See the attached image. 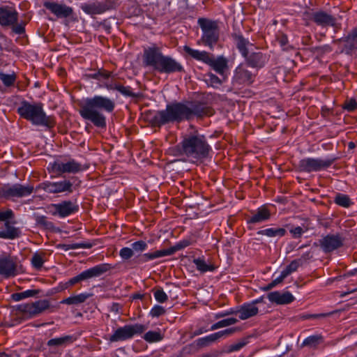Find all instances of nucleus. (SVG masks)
Instances as JSON below:
<instances>
[{"label": "nucleus", "mask_w": 357, "mask_h": 357, "mask_svg": "<svg viewBox=\"0 0 357 357\" xmlns=\"http://www.w3.org/2000/svg\"><path fill=\"white\" fill-rule=\"evenodd\" d=\"M132 250H134V252H142L146 250L147 248V244L146 242L143 241H139L133 243L131 245Z\"/></svg>", "instance_id": "nucleus-50"}, {"label": "nucleus", "mask_w": 357, "mask_h": 357, "mask_svg": "<svg viewBox=\"0 0 357 357\" xmlns=\"http://www.w3.org/2000/svg\"><path fill=\"white\" fill-rule=\"evenodd\" d=\"M222 321L223 326L227 327V326H231V325H233V324H235L236 323H237L238 319L236 318L231 317V318L223 319V320H222Z\"/></svg>", "instance_id": "nucleus-60"}, {"label": "nucleus", "mask_w": 357, "mask_h": 357, "mask_svg": "<svg viewBox=\"0 0 357 357\" xmlns=\"http://www.w3.org/2000/svg\"><path fill=\"white\" fill-rule=\"evenodd\" d=\"M340 15L336 17V31L338 29H345L347 27V15L345 11H340Z\"/></svg>", "instance_id": "nucleus-42"}, {"label": "nucleus", "mask_w": 357, "mask_h": 357, "mask_svg": "<svg viewBox=\"0 0 357 357\" xmlns=\"http://www.w3.org/2000/svg\"><path fill=\"white\" fill-rule=\"evenodd\" d=\"M331 161H325L314 158H305L299 162V168L303 172L319 171L328 167Z\"/></svg>", "instance_id": "nucleus-14"}, {"label": "nucleus", "mask_w": 357, "mask_h": 357, "mask_svg": "<svg viewBox=\"0 0 357 357\" xmlns=\"http://www.w3.org/2000/svg\"><path fill=\"white\" fill-rule=\"evenodd\" d=\"M73 342V337L70 335H66L63 337H60L57 338L51 339L48 341V346H63L67 344L71 343Z\"/></svg>", "instance_id": "nucleus-38"}, {"label": "nucleus", "mask_w": 357, "mask_h": 357, "mask_svg": "<svg viewBox=\"0 0 357 357\" xmlns=\"http://www.w3.org/2000/svg\"><path fill=\"white\" fill-rule=\"evenodd\" d=\"M238 331V328L235 327V328L225 329V330L217 332L215 333L217 335L218 339L219 340L220 338H225L228 336H230Z\"/></svg>", "instance_id": "nucleus-51"}, {"label": "nucleus", "mask_w": 357, "mask_h": 357, "mask_svg": "<svg viewBox=\"0 0 357 357\" xmlns=\"http://www.w3.org/2000/svg\"><path fill=\"white\" fill-rule=\"evenodd\" d=\"M320 245L324 252H331L335 250V238L333 236H327L320 240Z\"/></svg>", "instance_id": "nucleus-34"}, {"label": "nucleus", "mask_w": 357, "mask_h": 357, "mask_svg": "<svg viewBox=\"0 0 357 357\" xmlns=\"http://www.w3.org/2000/svg\"><path fill=\"white\" fill-rule=\"evenodd\" d=\"M259 302H260V299H257L252 303L245 304L234 313L238 314V317L241 320H245L252 317L259 312L258 308L255 306V304Z\"/></svg>", "instance_id": "nucleus-20"}, {"label": "nucleus", "mask_w": 357, "mask_h": 357, "mask_svg": "<svg viewBox=\"0 0 357 357\" xmlns=\"http://www.w3.org/2000/svg\"><path fill=\"white\" fill-rule=\"evenodd\" d=\"M248 342L245 339L239 340L238 342L229 345L227 347V352H233L240 350L244 346L247 344Z\"/></svg>", "instance_id": "nucleus-48"}, {"label": "nucleus", "mask_w": 357, "mask_h": 357, "mask_svg": "<svg viewBox=\"0 0 357 357\" xmlns=\"http://www.w3.org/2000/svg\"><path fill=\"white\" fill-rule=\"evenodd\" d=\"M234 79L238 84H250L254 80V75L247 66L241 65L235 70Z\"/></svg>", "instance_id": "nucleus-17"}, {"label": "nucleus", "mask_w": 357, "mask_h": 357, "mask_svg": "<svg viewBox=\"0 0 357 357\" xmlns=\"http://www.w3.org/2000/svg\"><path fill=\"white\" fill-rule=\"evenodd\" d=\"M50 304L48 300H39L27 304H22L19 305L18 310L22 312L25 316L33 317L43 313L46 310L49 309Z\"/></svg>", "instance_id": "nucleus-11"}, {"label": "nucleus", "mask_w": 357, "mask_h": 357, "mask_svg": "<svg viewBox=\"0 0 357 357\" xmlns=\"http://www.w3.org/2000/svg\"><path fill=\"white\" fill-rule=\"evenodd\" d=\"M59 247L62 248L64 250L67 251L69 250H76V249H88L92 247L91 243H73V244H63L59 245Z\"/></svg>", "instance_id": "nucleus-41"}, {"label": "nucleus", "mask_w": 357, "mask_h": 357, "mask_svg": "<svg viewBox=\"0 0 357 357\" xmlns=\"http://www.w3.org/2000/svg\"><path fill=\"white\" fill-rule=\"evenodd\" d=\"M13 30L17 34H22L24 32V26L22 24H13Z\"/></svg>", "instance_id": "nucleus-59"}, {"label": "nucleus", "mask_w": 357, "mask_h": 357, "mask_svg": "<svg viewBox=\"0 0 357 357\" xmlns=\"http://www.w3.org/2000/svg\"><path fill=\"white\" fill-rule=\"evenodd\" d=\"M286 277L287 275L282 271L281 275L278 278H277L276 279L271 282L272 285H273L274 287L277 286L278 284L281 283Z\"/></svg>", "instance_id": "nucleus-62"}, {"label": "nucleus", "mask_w": 357, "mask_h": 357, "mask_svg": "<svg viewBox=\"0 0 357 357\" xmlns=\"http://www.w3.org/2000/svg\"><path fill=\"white\" fill-rule=\"evenodd\" d=\"M44 261L45 260L43 259V255L38 253H35L32 256L31 264L37 269H39L43 266Z\"/></svg>", "instance_id": "nucleus-47"}, {"label": "nucleus", "mask_w": 357, "mask_h": 357, "mask_svg": "<svg viewBox=\"0 0 357 357\" xmlns=\"http://www.w3.org/2000/svg\"><path fill=\"white\" fill-rule=\"evenodd\" d=\"M325 317L324 314H303L301 317L302 319H318Z\"/></svg>", "instance_id": "nucleus-61"}, {"label": "nucleus", "mask_w": 357, "mask_h": 357, "mask_svg": "<svg viewBox=\"0 0 357 357\" xmlns=\"http://www.w3.org/2000/svg\"><path fill=\"white\" fill-rule=\"evenodd\" d=\"M347 236L345 234H336V250L344 245Z\"/></svg>", "instance_id": "nucleus-58"}, {"label": "nucleus", "mask_w": 357, "mask_h": 357, "mask_svg": "<svg viewBox=\"0 0 357 357\" xmlns=\"http://www.w3.org/2000/svg\"><path fill=\"white\" fill-rule=\"evenodd\" d=\"M111 266L108 264H103L96 266L91 268L82 272L78 275L72 278L68 282L70 286L75 284L82 280H88L91 278L98 277L110 269Z\"/></svg>", "instance_id": "nucleus-12"}, {"label": "nucleus", "mask_w": 357, "mask_h": 357, "mask_svg": "<svg viewBox=\"0 0 357 357\" xmlns=\"http://www.w3.org/2000/svg\"><path fill=\"white\" fill-rule=\"evenodd\" d=\"M17 20V13L10 8H0V24L3 26L14 24Z\"/></svg>", "instance_id": "nucleus-21"}, {"label": "nucleus", "mask_w": 357, "mask_h": 357, "mask_svg": "<svg viewBox=\"0 0 357 357\" xmlns=\"http://www.w3.org/2000/svg\"><path fill=\"white\" fill-rule=\"evenodd\" d=\"M188 245V241H183V242H181V243H178L174 247L171 248L169 250H173L174 252L175 251L181 250V249H182V248H185V247H186Z\"/></svg>", "instance_id": "nucleus-64"}, {"label": "nucleus", "mask_w": 357, "mask_h": 357, "mask_svg": "<svg viewBox=\"0 0 357 357\" xmlns=\"http://www.w3.org/2000/svg\"><path fill=\"white\" fill-rule=\"evenodd\" d=\"M262 54L259 52L257 53H249L248 56L245 57L248 60V62L252 67H260L263 64Z\"/></svg>", "instance_id": "nucleus-37"}, {"label": "nucleus", "mask_w": 357, "mask_h": 357, "mask_svg": "<svg viewBox=\"0 0 357 357\" xmlns=\"http://www.w3.org/2000/svg\"><path fill=\"white\" fill-rule=\"evenodd\" d=\"M38 188L51 194L71 193L73 191L74 186L69 180H62L57 182L46 181L38 185Z\"/></svg>", "instance_id": "nucleus-10"}, {"label": "nucleus", "mask_w": 357, "mask_h": 357, "mask_svg": "<svg viewBox=\"0 0 357 357\" xmlns=\"http://www.w3.org/2000/svg\"><path fill=\"white\" fill-rule=\"evenodd\" d=\"M119 255L123 259L128 260L134 255V250L130 248H123L119 252Z\"/></svg>", "instance_id": "nucleus-53"}, {"label": "nucleus", "mask_w": 357, "mask_h": 357, "mask_svg": "<svg viewBox=\"0 0 357 357\" xmlns=\"http://www.w3.org/2000/svg\"><path fill=\"white\" fill-rule=\"evenodd\" d=\"M206 82L213 87H218L222 84V80L212 73H208L206 77Z\"/></svg>", "instance_id": "nucleus-46"}, {"label": "nucleus", "mask_w": 357, "mask_h": 357, "mask_svg": "<svg viewBox=\"0 0 357 357\" xmlns=\"http://www.w3.org/2000/svg\"><path fill=\"white\" fill-rule=\"evenodd\" d=\"M162 335L159 331H149L147 332L144 338L149 342H159L162 340Z\"/></svg>", "instance_id": "nucleus-43"}, {"label": "nucleus", "mask_w": 357, "mask_h": 357, "mask_svg": "<svg viewBox=\"0 0 357 357\" xmlns=\"http://www.w3.org/2000/svg\"><path fill=\"white\" fill-rule=\"evenodd\" d=\"M40 292V291L39 289H29L22 292L13 294L12 298L15 301H20L27 298L34 297Z\"/></svg>", "instance_id": "nucleus-33"}, {"label": "nucleus", "mask_w": 357, "mask_h": 357, "mask_svg": "<svg viewBox=\"0 0 357 357\" xmlns=\"http://www.w3.org/2000/svg\"><path fill=\"white\" fill-rule=\"evenodd\" d=\"M165 310L163 307L160 305H155L151 310L150 314L153 317H158L163 314H165Z\"/></svg>", "instance_id": "nucleus-56"}, {"label": "nucleus", "mask_w": 357, "mask_h": 357, "mask_svg": "<svg viewBox=\"0 0 357 357\" xmlns=\"http://www.w3.org/2000/svg\"><path fill=\"white\" fill-rule=\"evenodd\" d=\"M115 102L112 100L102 96H95L86 98L82 104L79 111L81 116L99 128L106 126V118L102 110L112 112L114 109Z\"/></svg>", "instance_id": "nucleus-1"}, {"label": "nucleus", "mask_w": 357, "mask_h": 357, "mask_svg": "<svg viewBox=\"0 0 357 357\" xmlns=\"http://www.w3.org/2000/svg\"><path fill=\"white\" fill-rule=\"evenodd\" d=\"M108 75H109V72L105 71V70H101V71H98V73H96L93 75H91L90 76L93 79H98L100 82H101L102 83L104 79H108Z\"/></svg>", "instance_id": "nucleus-55"}, {"label": "nucleus", "mask_w": 357, "mask_h": 357, "mask_svg": "<svg viewBox=\"0 0 357 357\" xmlns=\"http://www.w3.org/2000/svg\"><path fill=\"white\" fill-rule=\"evenodd\" d=\"M198 24L202 31V36L198 43L213 50L219 39V28L217 22L206 18H199Z\"/></svg>", "instance_id": "nucleus-6"}, {"label": "nucleus", "mask_w": 357, "mask_h": 357, "mask_svg": "<svg viewBox=\"0 0 357 357\" xmlns=\"http://www.w3.org/2000/svg\"><path fill=\"white\" fill-rule=\"evenodd\" d=\"M183 50L188 54L198 61H203L206 64L211 62V55L205 51H199L188 46H185Z\"/></svg>", "instance_id": "nucleus-25"}, {"label": "nucleus", "mask_w": 357, "mask_h": 357, "mask_svg": "<svg viewBox=\"0 0 357 357\" xmlns=\"http://www.w3.org/2000/svg\"><path fill=\"white\" fill-rule=\"evenodd\" d=\"M218 340L216 333L211 334L204 337L199 338L196 340L197 346L199 347H204L211 345L212 343Z\"/></svg>", "instance_id": "nucleus-36"}, {"label": "nucleus", "mask_w": 357, "mask_h": 357, "mask_svg": "<svg viewBox=\"0 0 357 357\" xmlns=\"http://www.w3.org/2000/svg\"><path fill=\"white\" fill-rule=\"evenodd\" d=\"M5 227L4 230L1 231V234L0 236L1 238L13 239L20 236V229L10 225L8 221L5 222Z\"/></svg>", "instance_id": "nucleus-29"}, {"label": "nucleus", "mask_w": 357, "mask_h": 357, "mask_svg": "<svg viewBox=\"0 0 357 357\" xmlns=\"http://www.w3.org/2000/svg\"><path fill=\"white\" fill-rule=\"evenodd\" d=\"M207 110V108L202 105L188 107L181 103L173 104L168 105L166 109L157 112L153 116V122L158 126L172 122H180L188 120L195 115L201 116L208 114Z\"/></svg>", "instance_id": "nucleus-2"}, {"label": "nucleus", "mask_w": 357, "mask_h": 357, "mask_svg": "<svg viewBox=\"0 0 357 357\" xmlns=\"http://www.w3.org/2000/svg\"><path fill=\"white\" fill-rule=\"evenodd\" d=\"M50 166L52 172L59 174H76L84 169L82 165L74 160H56Z\"/></svg>", "instance_id": "nucleus-8"}, {"label": "nucleus", "mask_w": 357, "mask_h": 357, "mask_svg": "<svg viewBox=\"0 0 357 357\" xmlns=\"http://www.w3.org/2000/svg\"><path fill=\"white\" fill-rule=\"evenodd\" d=\"M336 205L344 208H349L354 202L349 195L336 192Z\"/></svg>", "instance_id": "nucleus-32"}, {"label": "nucleus", "mask_w": 357, "mask_h": 357, "mask_svg": "<svg viewBox=\"0 0 357 357\" xmlns=\"http://www.w3.org/2000/svg\"><path fill=\"white\" fill-rule=\"evenodd\" d=\"M235 43L244 57H247L252 45L242 36H235Z\"/></svg>", "instance_id": "nucleus-28"}, {"label": "nucleus", "mask_w": 357, "mask_h": 357, "mask_svg": "<svg viewBox=\"0 0 357 357\" xmlns=\"http://www.w3.org/2000/svg\"><path fill=\"white\" fill-rule=\"evenodd\" d=\"M0 275L10 278L16 275L15 263L10 259H0Z\"/></svg>", "instance_id": "nucleus-22"}, {"label": "nucleus", "mask_w": 357, "mask_h": 357, "mask_svg": "<svg viewBox=\"0 0 357 357\" xmlns=\"http://www.w3.org/2000/svg\"><path fill=\"white\" fill-rule=\"evenodd\" d=\"M271 213L265 207L259 208L248 220L249 223H258L270 218Z\"/></svg>", "instance_id": "nucleus-27"}, {"label": "nucleus", "mask_w": 357, "mask_h": 357, "mask_svg": "<svg viewBox=\"0 0 357 357\" xmlns=\"http://www.w3.org/2000/svg\"><path fill=\"white\" fill-rule=\"evenodd\" d=\"M92 294L88 293H82L77 295L71 296L66 298L61 301V304H66L68 305H77L84 303L88 298H89Z\"/></svg>", "instance_id": "nucleus-26"}, {"label": "nucleus", "mask_w": 357, "mask_h": 357, "mask_svg": "<svg viewBox=\"0 0 357 357\" xmlns=\"http://www.w3.org/2000/svg\"><path fill=\"white\" fill-rule=\"evenodd\" d=\"M53 208L52 213L54 215H58L60 217H66L78 211L79 206L76 202L72 201H63L59 204H53L52 206Z\"/></svg>", "instance_id": "nucleus-15"}, {"label": "nucleus", "mask_w": 357, "mask_h": 357, "mask_svg": "<svg viewBox=\"0 0 357 357\" xmlns=\"http://www.w3.org/2000/svg\"><path fill=\"white\" fill-rule=\"evenodd\" d=\"M307 230V228L305 226H303V227L291 226L289 229V232L291 233V234L292 235V236L294 238H300L303 234V233L305 232Z\"/></svg>", "instance_id": "nucleus-45"}, {"label": "nucleus", "mask_w": 357, "mask_h": 357, "mask_svg": "<svg viewBox=\"0 0 357 357\" xmlns=\"http://www.w3.org/2000/svg\"><path fill=\"white\" fill-rule=\"evenodd\" d=\"M343 110H347L349 112L354 111L357 109V102L355 99L351 98L347 100L342 105H340Z\"/></svg>", "instance_id": "nucleus-44"}, {"label": "nucleus", "mask_w": 357, "mask_h": 357, "mask_svg": "<svg viewBox=\"0 0 357 357\" xmlns=\"http://www.w3.org/2000/svg\"><path fill=\"white\" fill-rule=\"evenodd\" d=\"M193 262L197 270L202 273L212 271L215 269V266L213 265L208 264L204 259L200 258L195 259Z\"/></svg>", "instance_id": "nucleus-40"}, {"label": "nucleus", "mask_w": 357, "mask_h": 357, "mask_svg": "<svg viewBox=\"0 0 357 357\" xmlns=\"http://www.w3.org/2000/svg\"><path fill=\"white\" fill-rule=\"evenodd\" d=\"M321 342L322 336L319 335H312L305 339L302 344V347H309L310 348H315Z\"/></svg>", "instance_id": "nucleus-39"}, {"label": "nucleus", "mask_w": 357, "mask_h": 357, "mask_svg": "<svg viewBox=\"0 0 357 357\" xmlns=\"http://www.w3.org/2000/svg\"><path fill=\"white\" fill-rule=\"evenodd\" d=\"M268 298L271 303L277 305H287L294 301V296L289 291H273L268 294Z\"/></svg>", "instance_id": "nucleus-18"}, {"label": "nucleus", "mask_w": 357, "mask_h": 357, "mask_svg": "<svg viewBox=\"0 0 357 357\" xmlns=\"http://www.w3.org/2000/svg\"><path fill=\"white\" fill-rule=\"evenodd\" d=\"M13 217V213L11 210L0 211V221L7 222Z\"/></svg>", "instance_id": "nucleus-57"}, {"label": "nucleus", "mask_w": 357, "mask_h": 357, "mask_svg": "<svg viewBox=\"0 0 357 357\" xmlns=\"http://www.w3.org/2000/svg\"><path fill=\"white\" fill-rule=\"evenodd\" d=\"M44 6L60 18L70 17L73 13L71 7L53 1H45Z\"/></svg>", "instance_id": "nucleus-16"}, {"label": "nucleus", "mask_w": 357, "mask_h": 357, "mask_svg": "<svg viewBox=\"0 0 357 357\" xmlns=\"http://www.w3.org/2000/svg\"><path fill=\"white\" fill-rule=\"evenodd\" d=\"M144 62L160 73H173L183 70L180 63L172 58L165 56L158 48L146 49L144 53Z\"/></svg>", "instance_id": "nucleus-3"}, {"label": "nucleus", "mask_w": 357, "mask_h": 357, "mask_svg": "<svg viewBox=\"0 0 357 357\" xmlns=\"http://www.w3.org/2000/svg\"><path fill=\"white\" fill-rule=\"evenodd\" d=\"M81 8L84 12L89 15L101 14L107 9L105 5L99 2L84 3L82 5Z\"/></svg>", "instance_id": "nucleus-24"}, {"label": "nucleus", "mask_w": 357, "mask_h": 357, "mask_svg": "<svg viewBox=\"0 0 357 357\" xmlns=\"http://www.w3.org/2000/svg\"><path fill=\"white\" fill-rule=\"evenodd\" d=\"M286 230L283 228H268L258 231V234L266 235L268 237L283 236Z\"/></svg>", "instance_id": "nucleus-35"}, {"label": "nucleus", "mask_w": 357, "mask_h": 357, "mask_svg": "<svg viewBox=\"0 0 357 357\" xmlns=\"http://www.w3.org/2000/svg\"><path fill=\"white\" fill-rule=\"evenodd\" d=\"M210 150L204 135L197 131L186 134L181 142V153L193 159H200L207 156Z\"/></svg>", "instance_id": "nucleus-4"}, {"label": "nucleus", "mask_w": 357, "mask_h": 357, "mask_svg": "<svg viewBox=\"0 0 357 357\" xmlns=\"http://www.w3.org/2000/svg\"><path fill=\"white\" fill-rule=\"evenodd\" d=\"M299 265H300V260H294L291 262V264L286 268L285 270L283 271V272L287 276L292 272L296 271V269L298 268Z\"/></svg>", "instance_id": "nucleus-54"}, {"label": "nucleus", "mask_w": 357, "mask_h": 357, "mask_svg": "<svg viewBox=\"0 0 357 357\" xmlns=\"http://www.w3.org/2000/svg\"><path fill=\"white\" fill-rule=\"evenodd\" d=\"M312 19L319 25H333V20L332 17L323 12H318L314 13Z\"/></svg>", "instance_id": "nucleus-31"}, {"label": "nucleus", "mask_w": 357, "mask_h": 357, "mask_svg": "<svg viewBox=\"0 0 357 357\" xmlns=\"http://www.w3.org/2000/svg\"><path fill=\"white\" fill-rule=\"evenodd\" d=\"M32 185H22L16 183L12 185H7L0 189V196L6 198L22 197L31 195L33 192Z\"/></svg>", "instance_id": "nucleus-9"}, {"label": "nucleus", "mask_w": 357, "mask_h": 357, "mask_svg": "<svg viewBox=\"0 0 357 357\" xmlns=\"http://www.w3.org/2000/svg\"><path fill=\"white\" fill-rule=\"evenodd\" d=\"M18 114L25 119L30 121L36 126L52 127L53 121L50 116H46L40 104H30L22 102L17 108Z\"/></svg>", "instance_id": "nucleus-5"}, {"label": "nucleus", "mask_w": 357, "mask_h": 357, "mask_svg": "<svg viewBox=\"0 0 357 357\" xmlns=\"http://www.w3.org/2000/svg\"><path fill=\"white\" fill-rule=\"evenodd\" d=\"M351 275H353L352 272L344 273L343 274H342L340 273H338V269L336 268V278H335L336 281H339L342 278H347V277L350 276Z\"/></svg>", "instance_id": "nucleus-63"}, {"label": "nucleus", "mask_w": 357, "mask_h": 357, "mask_svg": "<svg viewBox=\"0 0 357 357\" xmlns=\"http://www.w3.org/2000/svg\"><path fill=\"white\" fill-rule=\"evenodd\" d=\"M336 45L340 52L349 54L357 50V28L354 29L347 37L336 38Z\"/></svg>", "instance_id": "nucleus-13"}, {"label": "nucleus", "mask_w": 357, "mask_h": 357, "mask_svg": "<svg viewBox=\"0 0 357 357\" xmlns=\"http://www.w3.org/2000/svg\"><path fill=\"white\" fill-rule=\"evenodd\" d=\"M102 86L108 90H117L121 93L126 96H134L129 86H123L118 83L113 77H111L109 73L108 79H104Z\"/></svg>", "instance_id": "nucleus-19"}, {"label": "nucleus", "mask_w": 357, "mask_h": 357, "mask_svg": "<svg viewBox=\"0 0 357 357\" xmlns=\"http://www.w3.org/2000/svg\"><path fill=\"white\" fill-rule=\"evenodd\" d=\"M208 65L211 66L214 70L225 79L224 73L228 68L227 60L225 57L218 56L215 59L211 57V62Z\"/></svg>", "instance_id": "nucleus-23"}, {"label": "nucleus", "mask_w": 357, "mask_h": 357, "mask_svg": "<svg viewBox=\"0 0 357 357\" xmlns=\"http://www.w3.org/2000/svg\"><path fill=\"white\" fill-rule=\"evenodd\" d=\"M0 79L6 86H9L13 84L15 80V76L14 75H8L0 73Z\"/></svg>", "instance_id": "nucleus-49"}, {"label": "nucleus", "mask_w": 357, "mask_h": 357, "mask_svg": "<svg viewBox=\"0 0 357 357\" xmlns=\"http://www.w3.org/2000/svg\"><path fill=\"white\" fill-rule=\"evenodd\" d=\"M146 330V326L136 324L133 325H126L117 328L109 340L112 342L124 341L132 338L135 334H140Z\"/></svg>", "instance_id": "nucleus-7"}, {"label": "nucleus", "mask_w": 357, "mask_h": 357, "mask_svg": "<svg viewBox=\"0 0 357 357\" xmlns=\"http://www.w3.org/2000/svg\"><path fill=\"white\" fill-rule=\"evenodd\" d=\"M174 253L173 250H157L152 253H146L143 255L140 259V261L142 262H146L150 260H153L156 258L162 257L165 256H169Z\"/></svg>", "instance_id": "nucleus-30"}, {"label": "nucleus", "mask_w": 357, "mask_h": 357, "mask_svg": "<svg viewBox=\"0 0 357 357\" xmlns=\"http://www.w3.org/2000/svg\"><path fill=\"white\" fill-rule=\"evenodd\" d=\"M154 297L159 303H165L168 299L167 295L161 289H158L154 291Z\"/></svg>", "instance_id": "nucleus-52"}]
</instances>
